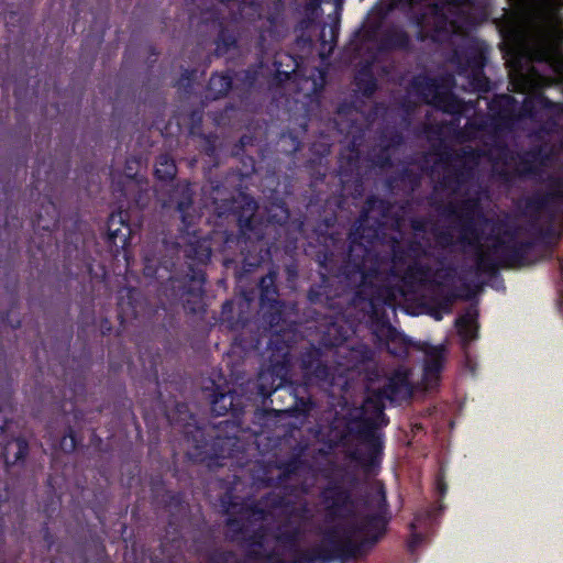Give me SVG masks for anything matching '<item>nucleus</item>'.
Here are the masks:
<instances>
[{"label":"nucleus","instance_id":"obj_1","mask_svg":"<svg viewBox=\"0 0 563 563\" xmlns=\"http://www.w3.org/2000/svg\"><path fill=\"white\" fill-rule=\"evenodd\" d=\"M517 12L507 32L530 60L545 62L556 74L563 73V0H509Z\"/></svg>","mask_w":563,"mask_h":563},{"label":"nucleus","instance_id":"obj_2","mask_svg":"<svg viewBox=\"0 0 563 563\" xmlns=\"http://www.w3.org/2000/svg\"><path fill=\"white\" fill-rule=\"evenodd\" d=\"M366 516L346 518L329 533L333 548L342 552H351L358 548L372 530L386 522L387 503L384 487L380 483L372 486L366 506Z\"/></svg>","mask_w":563,"mask_h":563},{"label":"nucleus","instance_id":"obj_3","mask_svg":"<svg viewBox=\"0 0 563 563\" xmlns=\"http://www.w3.org/2000/svg\"><path fill=\"white\" fill-rule=\"evenodd\" d=\"M451 80L452 78H449L445 84L439 85L434 79L417 77L412 87L427 103L433 104L437 110L457 112L460 106L450 93Z\"/></svg>","mask_w":563,"mask_h":563},{"label":"nucleus","instance_id":"obj_4","mask_svg":"<svg viewBox=\"0 0 563 563\" xmlns=\"http://www.w3.org/2000/svg\"><path fill=\"white\" fill-rule=\"evenodd\" d=\"M471 223L463 230L461 239L468 244L476 245L478 249V266L483 265L484 247H489L490 235L496 232V223L488 219L479 217L471 218Z\"/></svg>","mask_w":563,"mask_h":563},{"label":"nucleus","instance_id":"obj_5","mask_svg":"<svg viewBox=\"0 0 563 563\" xmlns=\"http://www.w3.org/2000/svg\"><path fill=\"white\" fill-rule=\"evenodd\" d=\"M49 411L53 413L46 422V433L53 441V446L59 445L64 449L66 439L70 438V422L65 410V400H56L49 404Z\"/></svg>","mask_w":563,"mask_h":563},{"label":"nucleus","instance_id":"obj_6","mask_svg":"<svg viewBox=\"0 0 563 563\" xmlns=\"http://www.w3.org/2000/svg\"><path fill=\"white\" fill-rule=\"evenodd\" d=\"M1 444V457L3 459L4 467L8 473L14 466H23L26 456L29 455V442L23 437L3 440Z\"/></svg>","mask_w":563,"mask_h":563},{"label":"nucleus","instance_id":"obj_7","mask_svg":"<svg viewBox=\"0 0 563 563\" xmlns=\"http://www.w3.org/2000/svg\"><path fill=\"white\" fill-rule=\"evenodd\" d=\"M426 365L423 373V386L432 389L438 386L443 363V349L441 346H428L426 350Z\"/></svg>","mask_w":563,"mask_h":563},{"label":"nucleus","instance_id":"obj_8","mask_svg":"<svg viewBox=\"0 0 563 563\" xmlns=\"http://www.w3.org/2000/svg\"><path fill=\"white\" fill-rule=\"evenodd\" d=\"M59 223V211L57 206L48 200L42 203L38 212L33 220V225L37 230L52 232L57 229Z\"/></svg>","mask_w":563,"mask_h":563},{"label":"nucleus","instance_id":"obj_9","mask_svg":"<svg viewBox=\"0 0 563 563\" xmlns=\"http://www.w3.org/2000/svg\"><path fill=\"white\" fill-rule=\"evenodd\" d=\"M396 397V393L394 390V386L391 382L376 395V398L368 397L363 405V411L367 415L371 410L375 418H379L383 415V398H387L394 400Z\"/></svg>","mask_w":563,"mask_h":563},{"label":"nucleus","instance_id":"obj_10","mask_svg":"<svg viewBox=\"0 0 563 563\" xmlns=\"http://www.w3.org/2000/svg\"><path fill=\"white\" fill-rule=\"evenodd\" d=\"M128 228L124 224L121 213L111 214L108 221V239L111 243L117 245V239L120 238L122 240V246L125 245L126 242V233Z\"/></svg>","mask_w":563,"mask_h":563},{"label":"nucleus","instance_id":"obj_11","mask_svg":"<svg viewBox=\"0 0 563 563\" xmlns=\"http://www.w3.org/2000/svg\"><path fill=\"white\" fill-rule=\"evenodd\" d=\"M13 395L12 378L8 377L5 384L0 388V437L5 433L9 419L3 415V408L11 406Z\"/></svg>","mask_w":563,"mask_h":563},{"label":"nucleus","instance_id":"obj_12","mask_svg":"<svg viewBox=\"0 0 563 563\" xmlns=\"http://www.w3.org/2000/svg\"><path fill=\"white\" fill-rule=\"evenodd\" d=\"M324 498L333 514H341L342 509L347 508L350 505L349 495L340 489H327L324 492Z\"/></svg>","mask_w":563,"mask_h":563},{"label":"nucleus","instance_id":"obj_13","mask_svg":"<svg viewBox=\"0 0 563 563\" xmlns=\"http://www.w3.org/2000/svg\"><path fill=\"white\" fill-rule=\"evenodd\" d=\"M231 78L227 75H213L208 85L209 96L218 99L224 96L231 89Z\"/></svg>","mask_w":563,"mask_h":563},{"label":"nucleus","instance_id":"obj_14","mask_svg":"<svg viewBox=\"0 0 563 563\" xmlns=\"http://www.w3.org/2000/svg\"><path fill=\"white\" fill-rule=\"evenodd\" d=\"M177 173L176 165L168 155H161L155 164V175L161 180H172Z\"/></svg>","mask_w":563,"mask_h":563},{"label":"nucleus","instance_id":"obj_15","mask_svg":"<svg viewBox=\"0 0 563 563\" xmlns=\"http://www.w3.org/2000/svg\"><path fill=\"white\" fill-rule=\"evenodd\" d=\"M459 333L465 341H471L476 338V320L474 313H466L465 316L461 317L457 322Z\"/></svg>","mask_w":563,"mask_h":563},{"label":"nucleus","instance_id":"obj_16","mask_svg":"<svg viewBox=\"0 0 563 563\" xmlns=\"http://www.w3.org/2000/svg\"><path fill=\"white\" fill-rule=\"evenodd\" d=\"M234 395L232 393L219 394L212 401V411L217 416H224L233 408Z\"/></svg>","mask_w":563,"mask_h":563},{"label":"nucleus","instance_id":"obj_17","mask_svg":"<svg viewBox=\"0 0 563 563\" xmlns=\"http://www.w3.org/2000/svg\"><path fill=\"white\" fill-rule=\"evenodd\" d=\"M497 107L507 108L506 112L500 114V117L503 119H509L515 110V100L511 96L501 95L493 101L490 109L494 110Z\"/></svg>","mask_w":563,"mask_h":563},{"label":"nucleus","instance_id":"obj_18","mask_svg":"<svg viewBox=\"0 0 563 563\" xmlns=\"http://www.w3.org/2000/svg\"><path fill=\"white\" fill-rule=\"evenodd\" d=\"M183 199L178 201L177 209L181 216L183 222L187 223L188 221V210L192 205V195L189 187L183 188Z\"/></svg>","mask_w":563,"mask_h":563},{"label":"nucleus","instance_id":"obj_19","mask_svg":"<svg viewBox=\"0 0 563 563\" xmlns=\"http://www.w3.org/2000/svg\"><path fill=\"white\" fill-rule=\"evenodd\" d=\"M275 279H276L275 272H269L266 276H264L261 279L260 288H261L262 297L269 298L271 295H274L276 292L275 287H274Z\"/></svg>","mask_w":563,"mask_h":563},{"label":"nucleus","instance_id":"obj_20","mask_svg":"<svg viewBox=\"0 0 563 563\" xmlns=\"http://www.w3.org/2000/svg\"><path fill=\"white\" fill-rule=\"evenodd\" d=\"M2 321L10 325L12 329H19L21 327V318L19 316L12 317L11 310H8L1 317Z\"/></svg>","mask_w":563,"mask_h":563},{"label":"nucleus","instance_id":"obj_21","mask_svg":"<svg viewBox=\"0 0 563 563\" xmlns=\"http://www.w3.org/2000/svg\"><path fill=\"white\" fill-rule=\"evenodd\" d=\"M427 277V274L421 268H416L413 266H409L404 278H413L416 280H423Z\"/></svg>","mask_w":563,"mask_h":563},{"label":"nucleus","instance_id":"obj_22","mask_svg":"<svg viewBox=\"0 0 563 563\" xmlns=\"http://www.w3.org/2000/svg\"><path fill=\"white\" fill-rule=\"evenodd\" d=\"M43 538H44V541L46 542V544L48 545V548H52V545L54 544V538L49 531V528L47 526V523H45V526L43 527Z\"/></svg>","mask_w":563,"mask_h":563},{"label":"nucleus","instance_id":"obj_23","mask_svg":"<svg viewBox=\"0 0 563 563\" xmlns=\"http://www.w3.org/2000/svg\"><path fill=\"white\" fill-rule=\"evenodd\" d=\"M444 30H445L446 33L455 34L456 31H457V26L455 25L454 21H450L449 22V27L445 26Z\"/></svg>","mask_w":563,"mask_h":563},{"label":"nucleus","instance_id":"obj_24","mask_svg":"<svg viewBox=\"0 0 563 563\" xmlns=\"http://www.w3.org/2000/svg\"><path fill=\"white\" fill-rule=\"evenodd\" d=\"M307 2L308 10H314L318 5L320 0H305Z\"/></svg>","mask_w":563,"mask_h":563},{"label":"nucleus","instance_id":"obj_25","mask_svg":"<svg viewBox=\"0 0 563 563\" xmlns=\"http://www.w3.org/2000/svg\"><path fill=\"white\" fill-rule=\"evenodd\" d=\"M9 497V494H8V485L5 484V487H4V493L3 494H0V504L5 501Z\"/></svg>","mask_w":563,"mask_h":563},{"label":"nucleus","instance_id":"obj_26","mask_svg":"<svg viewBox=\"0 0 563 563\" xmlns=\"http://www.w3.org/2000/svg\"><path fill=\"white\" fill-rule=\"evenodd\" d=\"M306 562H307V559L302 555H299L294 560V563H306Z\"/></svg>","mask_w":563,"mask_h":563},{"label":"nucleus","instance_id":"obj_27","mask_svg":"<svg viewBox=\"0 0 563 563\" xmlns=\"http://www.w3.org/2000/svg\"><path fill=\"white\" fill-rule=\"evenodd\" d=\"M271 374L268 372H263L261 373L260 375V380L264 382L266 380L267 376H269Z\"/></svg>","mask_w":563,"mask_h":563},{"label":"nucleus","instance_id":"obj_28","mask_svg":"<svg viewBox=\"0 0 563 563\" xmlns=\"http://www.w3.org/2000/svg\"><path fill=\"white\" fill-rule=\"evenodd\" d=\"M417 542H418V541H417L416 539H413V540L409 543V548H410L411 550H413V548L416 547Z\"/></svg>","mask_w":563,"mask_h":563},{"label":"nucleus","instance_id":"obj_29","mask_svg":"<svg viewBox=\"0 0 563 563\" xmlns=\"http://www.w3.org/2000/svg\"><path fill=\"white\" fill-rule=\"evenodd\" d=\"M47 482H48V485L53 486L54 477L52 475H49Z\"/></svg>","mask_w":563,"mask_h":563},{"label":"nucleus","instance_id":"obj_30","mask_svg":"<svg viewBox=\"0 0 563 563\" xmlns=\"http://www.w3.org/2000/svg\"><path fill=\"white\" fill-rule=\"evenodd\" d=\"M553 82H554V80H553V79H545L544 85H552Z\"/></svg>","mask_w":563,"mask_h":563},{"label":"nucleus","instance_id":"obj_31","mask_svg":"<svg viewBox=\"0 0 563 563\" xmlns=\"http://www.w3.org/2000/svg\"><path fill=\"white\" fill-rule=\"evenodd\" d=\"M455 57H456L457 62L460 63L461 57H460V53L459 52H455Z\"/></svg>","mask_w":563,"mask_h":563},{"label":"nucleus","instance_id":"obj_32","mask_svg":"<svg viewBox=\"0 0 563 563\" xmlns=\"http://www.w3.org/2000/svg\"><path fill=\"white\" fill-rule=\"evenodd\" d=\"M261 394H265L264 384L263 383L261 384Z\"/></svg>","mask_w":563,"mask_h":563},{"label":"nucleus","instance_id":"obj_33","mask_svg":"<svg viewBox=\"0 0 563 563\" xmlns=\"http://www.w3.org/2000/svg\"><path fill=\"white\" fill-rule=\"evenodd\" d=\"M498 242H499V240H498V239H495V240L493 241L492 245H493V246H495Z\"/></svg>","mask_w":563,"mask_h":563},{"label":"nucleus","instance_id":"obj_34","mask_svg":"<svg viewBox=\"0 0 563 563\" xmlns=\"http://www.w3.org/2000/svg\"><path fill=\"white\" fill-rule=\"evenodd\" d=\"M282 386V383H278L277 386H275V389H278V387Z\"/></svg>","mask_w":563,"mask_h":563},{"label":"nucleus","instance_id":"obj_35","mask_svg":"<svg viewBox=\"0 0 563 563\" xmlns=\"http://www.w3.org/2000/svg\"><path fill=\"white\" fill-rule=\"evenodd\" d=\"M282 386V383H278L277 386H275V389H278V387Z\"/></svg>","mask_w":563,"mask_h":563},{"label":"nucleus","instance_id":"obj_36","mask_svg":"<svg viewBox=\"0 0 563 563\" xmlns=\"http://www.w3.org/2000/svg\"><path fill=\"white\" fill-rule=\"evenodd\" d=\"M282 386V383H278L277 386H275V389H278V387Z\"/></svg>","mask_w":563,"mask_h":563}]
</instances>
